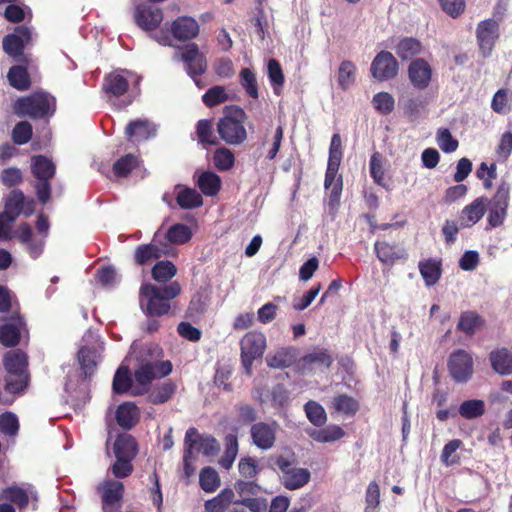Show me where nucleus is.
<instances>
[{"mask_svg": "<svg viewBox=\"0 0 512 512\" xmlns=\"http://www.w3.org/2000/svg\"><path fill=\"white\" fill-rule=\"evenodd\" d=\"M56 100L46 92H35L19 98L14 104V112L20 117L44 118L53 115Z\"/></svg>", "mask_w": 512, "mask_h": 512, "instance_id": "obj_1", "label": "nucleus"}, {"mask_svg": "<svg viewBox=\"0 0 512 512\" xmlns=\"http://www.w3.org/2000/svg\"><path fill=\"white\" fill-rule=\"evenodd\" d=\"M104 342L100 336L87 331L81 339L78 350V362L85 377L91 376L102 359Z\"/></svg>", "mask_w": 512, "mask_h": 512, "instance_id": "obj_2", "label": "nucleus"}, {"mask_svg": "<svg viewBox=\"0 0 512 512\" xmlns=\"http://www.w3.org/2000/svg\"><path fill=\"white\" fill-rule=\"evenodd\" d=\"M226 112L227 114L218 122V133L227 144H240L247 137L244 127L245 112L239 107L226 108Z\"/></svg>", "mask_w": 512, "mask_h": 512, "instance_id": "obj_3", "label": "nucleus"}, {"mask_svg": "<svg viewBox=\"0 0 512 512\" xmlns=\"http://www.w3.org/2000/svg\"><path fill=\"white\" fill-rule=\"evenodd\" d=\"M172 371L169 361H149L142 363L134 372L132 396L145 394L151 382L157 377H164Z\"/></svg>", "mask_w": 512, "mask_h": 512, "instance_id": "obj_4", "label": "nucleus"}, {"mask_svg": "<svg viewBox=\"0 0 512 512\" xmlns=\"http://www.w3.org/2000/svg\"><path fill=\"white\" fill-rule=\"evenodd\" d=\"M198 22L189 16H181L175 19L170 26V32L161 29L154 39L161 45L172 46L173 39L186 41L195 38L199 34Z\"/></svg>", "mask_w": 512, "mask_h": 512, "instance_id": "obj_5", "label": "nucleus"}, {"mask_svg": "<svg viewBox=\"0 0 512 512\" xmlns=\"http://www.w3.org/2000/svg\"><path fill=\"white\" fill-rule=\"evenodd\" d=\"M275 463L281 473V482L285 488L289 490H296L309 482V470L306 468L296 467L295 458L293 456H278Z\"/></svg>", "mask_w": 512, "mask_h": 512, "instance_id": "obj_6", "label": "nucleus"}, {"mask_svg": "<svg viewBox=\"0 0 512 512\" xmlns=\"http://www.w3.org/2000/svg\"><path fill=\"white\" fill-rule=\"evenodd\" d=\"M267 346L266 336L259 331H249L240 340L241 361L249 374L254 360L261 358Z\"/></svg>", "mask_w": 512, "mask_h": 512, "instance_id": "obj_7", "label": "nucleus"}, {"mask_svg": "<svg viewBox=\"0 0 512 512\" xmlns=\"http://www.w3.org/2000/svg\"><path fill=\"white\" fill-rule=\"evenodd\" d=\"M140 306L143 311L151 316L166 314L170 305L162 297L161 288L153 284H143L140 289Z\"/></svg>", "mask_w": 512, "mask_h": 512, "instance_id": "obj_8", "label": "nucleus"}, {"mask_svg": "<svg viewBox=\"0 0 512 512\" xmlns=\"http://www.w3.org/2000/svg\"><path fill=\"white\" fill-rule=\"evenodd\" d=\"M510 200V185L502 182L491 201L488 203L487 221L491 227H498L503 224L507 216V208Z\"/></svg>", "mask_w": 512, "mask_h": 512, "instance_id": "obj_9", "label": "nucleus"}, {"mask_svg": "<svg viewBox=\"0 0 512 512\" xmlns=\"http://www.w3.org/2000/svg\"><path fill=\"white\" fill-rule=\"evenodd\" d=\"M140 77L132 71L119 69L108 74L103 83L107 95L120 97L128 91L130 84L138 85Z\"/></svg>", "mask_w": 512, "mask_h": 512, "instance_id": "obj_10", "label": "nucleus"}, {"mask_svg": "<svg viewBox=\"0 0 512 512\" xmlns=\"http://www.w3.org/2000/svg\"><path fill=\"white\" fill-rule=\"evenodd\" d=\"M14 237L24 246L26 253L31 258L37 259L43 254L46 238L34 233L27 223H22L17 227Z\"/></svg>", "mask_w": 512, "mask_h": 512, "instance_id": "obj_11", "label": "nucleus"}, {"mask_svg": "<svg viewBox=\"0 0 512 512\" xmlns=\"http://www.w3.org/2000/svg\"><path fill=\"white\" fill-rule=\"evenodd\" d=\"M399 70L396 58L391 52L381 51L373 59L370 72L373 78L378 81L393 79Z\"/></svg>", "mask_w": 512, "mask_h": 512, "instance_id": "obj_12", "label": "nucleus"}, {"mask_svg": "<svg viewBox=\"0 0 512 512\" xmlns=\"http://www.w3.org/2000/svg\"><path fill=\"white\" fill-rule=\"evenodd\" d=\"M184 444L185 449L193 455L202 453L205 456H213L219 451V445L213 437H201L195 428L187 430Z\"/></svg>", "mask_w": 512, "mask_h": 512, "instance_id": "obj_13", "label": "nucleus"}, {"mask_svg": "<svg viewBox=\"0 0 512 512\" xmlns=\"http://www.w3.org/2000/svg\"><path fill=\"white\" fill-rule=\"evenodd\" d=\"M449 371L457 382H466L473 374L472 356L465 350L459 349L450 355Z\"/></svg>", "mask_w": 512, "mask_h": 512, "instance_id": "obj_14", "label": "nucleus"}, {"mask_svg": "<svg viewBox=\"0 0 512 512\" xmlns=\"http://www.w3.org/2000/svg\"><path fill=\"white\" fill-rule=\"evenodd\" d=\"M476 37L481 53L490 55L499 37V24L494 19H486L479 22L476 29Z\"/></svg>", "mask_w": 512, "mask_h": 512, "instance_id": "obj_15", "label": "nucleus"}, {"mask_svg": "<svg viewBox=\"0 0 512 512\" xmlns=\"http://www.w3.org/2000/svg\"><path fill=\"white\" fill-rule=\"evenodd\" d=\"M159 233L157 232L154 236L153 242L147 245H140L135 250V260L138 264H146L153 259L160 258L162 256H171L175 254V249L168 244L158 246Z\"/></svg>", "mask_w": 512, "mask_h": 512, "instance_id": "obj_16", "label": "nucleus"}, {"mask_svg": "<svg viewBox=\"0 0 512 512\" xmlns=\"http://www.w3.org/2000/svg\"><path fill=\"white\" fill-rule=\"evenodd\" d=\"M31 40V31L25 26H19L14 33L3 38V50L9 56L17 58L22 55L23 50Z\"/></svg>", "mask_w": 512, "mask_h": 512, "instance_id": "obj_17", "label": "nucleus"}, {"mask_svg": "<svg viewBox=\"0 0 512 512\" xmlns=\"http://www.w3.org/2000/svg\"><path fill=\"white\" fill-rule=\"evenodd\" d=\"M432 73L430 64L422 58L413 60L408 67V78L417 90H424L429 86Z\"/></svg>", "mask_w": 512, "mask_h": 512, "instance_id": "obj_18", "label": "nucleus"}, {"mask_svg": "<svg viewBox=\"0 0 512 512\" xmlns=\"http://www.w3.org/2000/svg\"><path fill=\"white\" fill-rule=\"evenodd\" d=\"M277 428L275 422L254 424L250 430L253 443L262 450L272 448L276 439Z\"/></svg>", "mask_w": 512, "mask_h": 512, "instance_id": "obj_19", "label": "nucleus"}, {"mask_svg": "<svg viewBox=\"0 0 512 512\" xmlns=\"http://www.w3.org/2000/svg\"><path fill=\"white\" fill-rule=\"evenodd\" d=\"M134 19L142 30L152 31L162 22L163 14L160 9H153L147 5H139L135 9Z\"/></svg>", "mask_w": 512, "mask_h": 512, "instance_id": "obj_20", "label": "nucleus"}, {"mask_svg": "<svg viewBox=\"0 0 512 512\" xmlns=\"http://www.w3.org/2000/svg\"><path fill=\"white\" fill-rule=\"evenodd\" d=\"M25 331V324L21 317H12L10 321L0 327V343L6 347L16 346Z\"/></svg>", "mask_w": 512, "mask_h": 512, "instance_id": "obj_21", "label": "nucleus"}, {"mask_svg": "<svg viewBox=\"0 0 512 512\" xmlns=\"http://www.w3.org/2000/svg\"><path fill=\"white\" fill-rule=\"evenodd\" d=\"M488 206V199L485 197L476 198L469 205L465 206L460 215V226L471 227L476 224L485 214Z\"/></svg>", "mask_w": 512, "mask_h": 512, "instance_id": "obj_22", "label": "nucleus"}, {"mask_svg": "<svg viewBox=\"0 0 512 512\" xmlns=\"http://www.w3.org/2000/svg\"><path fill=\"white\" fill-rule=\"evenodd\" d=\"M489 359L496 373L502 376L512 374V353L507 348H498L491 351Z\"/></svg>", "mask_w": 512, "mask_h": 512, "instance_id": "obj_23", "label": "nucleus"}, {"mask_svg": "<svg viewBox=\"0 0 512 512\" xmlns=\"http://www.w3.org/2000/svg\"><path fill=\"white\" fill-rule=\"evenodd\" d=\"M103 499V511H113V505L123 494L124 486L119 481H105L100 487Z\"/></svg>", "mask_w": 512, "mask_h": 512, "instance_id": "obj_24", "label": "nucleus"}, {"mask_svg": "<svg viewBox=\"0 0 512 512\" xmlns=\"http://www.w3.org/2000/svg\"><path fill=\"white\" fill-rule=\"evenodd\" d=\"M27 356L21 350H11L4 355L3 366L5 374L27 373Z\"/></svg>", "mask_w": 512, "mask_h": 512, "instance_id": "obj_25", "label": "nucleus"}, {"mask_svg": "<svg viewBox=\"0 0 512 512\" xmlns=\"http://www.w3.org/2000/svg\"><path fill=\"white\" fill-rule=\"evenodd\" d=\"M375 252L382 263L390 265L406 256L404 248L399 245H391L385 241L375 243Z\"/></svg>", "mask_w": 512, "mask_h": 512, "instance_id": "obj_26", "label": "nucleus"}, {"mask_svg": "<svg viewBox=\"0 0 512 512\" xmlns=\"http://www.w3.org/2000/svg\"><path fill=\"white\" fill-rule=\"evenodd\" d=\"M340 163L328 161L324 186L331 189V199L338 201L342 191V179L338 176Z\"/></svg>", "mask_w": 512, "mask_h": 512, "instance_id": "obj_27", "label": "nucleus"}, {"mask_svg": "<svg viewBox=\"0 0 512 512\" xmlns=\"http://www.w3.org/2000/svg\"><path fill=\"white\" fill-rule=\"evenodd\" d=\"M197 186L206 196H215L221 188V178L212 171H203L198 174Z\"/></svg>", "mask_w": 512, "mask_h": 512, "instance_id": "obj_28", "label": "nucleus"}, {"mask_svg": "<svg viewBox=\"0 0 512 512\" xmlns=\"http://www.w3.org/2000/svg\"><path fill=\"white\" fill-rule=\"evenodd\" d=\"M117 423L124 429L132 428L139 420V410L132 402L121 404L116 412Z\"/></svg>", "mask_w": 512, "mask_h": 512, "instance_id": "obj_29", "label": "nucleus"}, {"mask_svg": "<svg viewBox=\"0 0 512 512\" xmlns=\"http://www.w3.org/2000/svg\"><path fill=\"white\" fill-rule=\"evenodd\" d=\"M308 435L319 443H331L341 439L345 432L339 425H328L322 429H310Z\"/></svg>", "mask_w": 512, "mask_h": 512, "instance_id": "obj_30", "label": "nucleus"}, {"mask_svg": "<svg viewBox=\"0 0 512 512\" xmlns=\"http://www.w3.org/2000/svg\"><path fill=\"white\" fill-rule=\"evenodd\" d=\"M155 132V125L147 120L133 121L126 127V134L135 141L146 140L155 135Z\"/></svg>", "mask_w": 512, "mask_h": 512, "instance_id": "obj_31", "label": "nucleus"}, {"mask_svg": "<svg viewBox=\"0 0 512 512\" xmlns=\"http://www.w3.org/2000/svg\"><path fill=\"white\" fill-rule=\"evenodd\" d=\"M134 377L130 375L128 366L123 362L117 369L113 379V391L118 394L129 392L132 395Z\"/></svg>", "mask_w": 512, "mask_h": 512, "instance_id": "obj_32", "label": "nucleus"}, {"mask_svg": "<svg viewBox=\"0 0 512 512\" xmlns=\"http://www.w3.org/2000/svg\"><path fill=\"white\" fill-rule=\"evenodd\" d=\"M233 502L234 491L230 488H225L216 497L207 500L204 507L206 512H225Z\"/></svg>", "mask_w": 512, "mask_h": 512, "instance_id": "obj_33", "label": "nucleus"}, {"mask_svg": "<svg viewBox=\"0 0 512 512\" xmlns=\"http://www.w3.org/2000/svg\"><path fill=\"white\" fill-rule=\"evenodd\" d=\"M419 271L427 286L435 285L441 277V262L428 259L419 263Z\"/></svg>", "mask_w": 512, "mask_h": 512, "instance_id": "obj_34", "label": "nucleus"}, {"mask_svg": "<svg viewBox=\"0 0 512 512\" xmlns=\"http://www.w3.org/2000/svg\"><path fill=\"white\" fill-rule=\"evenodd\" d=\"M357 67L350 60H344L340 63L337 74L338 85L343 90L352 87L356 81Z\"/></svg>", "mask_w": 512, "mask_h": 512, "instance_id": "obj_35", "label": "nucleus"}, {"mask_svg": "<svg viewBox=\"0 0 512 512\" xmlns=\"http://www.w3.org/2000/svg\"><path fill=\"white\" fill-rule=\"evenodd\" d=\"M301 362L303 368L310 370L327 369L332 363V358L325 350H314L310 354L304 356Z\"/></svg>", "mask_w": 512, "mask_h": 512, "instance_id": "obj_36", "label": "nucleus"}, {"mask_svg": "<svg viewBox=\"0 0 512 512\" xmlns=\"http://www.w3.org/2000/svg\"><path fill=\"white\" fill-rule=\"evenodd\" d=\"M9 84L20 91L27 90L30 87V77L26 67L22 65L12 66L7 74Z\"/></svg>", "mask_w": 512, "mask_h": 512, "instance_id": "obj_37", "label": "nucleus"}, {"mask_svg": "<svg viewBox=\"0 0 512 512\" xmlns=\"http://www.w3.org/2000/svg\"><path fill=\"white\" fill-rule=\"evenodd\" d=\"M114 453L116 457L133 459L137 453L135 439L127 434L120 435L115 441Z\"/></svg>", "mask_w": 512, "mask_h": 512, "instance_id": "obj_38", "label": "nucleus"}, {"mask_svg": "<svg viewBox=\"0 0 512 512\" xmlns=\"http://www.w3.org/2000/svg\"><path fill=\"white\" fill-rule=\"evenodd\" d=\"M422 50V44L414 38H403L395 46V52L402 60L411 59Z\"/></svg>", "mask_w": 512, "mask_h": 512, "instance_id": "obj_39", "label": "nucleus"}, {"mask_svg": "<svg viewBox=\"0 0 512 512\" xmlns=\"http://www.w3.org/2000/svg\"><path fill=\"white\" fill-rule=\"evenodd\" d=\"M293 354L291 348H281L271 352L266 357V363L269 367L283 369L291 365Z\"/></svg>", "mask_w": 512, "mask_h": 512, "instance_id": "obj_40", "label": "nucleus"}, {"mask_svg": "<svg viewBox=\"0 0 512 512\" xmlns=\"http://www.w3.org/2000/svg\"><path fill=\"white\" fill-rule=\"evenodd\" d=\"M5 391L11 394H20L28 386L29 375L28 373H15V375L5 374L4 376Z\"/></svg>", "mask_w": 512, "mask_h": 512, "instance_id": "obj_41", "label": "nucleus"}, {"mask_svg": "<svg viewBox=\"0 0 512 512\" xmlns=\"http://www.w3.org/2000/svg\"><path fill=\"white\" fill-rule=\"evenodd\" d=\"M193 235L191 228L185 224L178 223L172 225L166 232L165 237L171 244H184L188 242Z\"/></svg>", "mask_w": 512, "mask_h": 512, "instance_id": "obj_42", "label": "nucleus"}, {"mask_svg": "<svg viewBox=\"0 0 512 512\" xmlns=\"http://www.w3.org/2000/svg\"><path fill=\"white\" fill-rule=\"evenodd\" d=\"M32 171L39 180H48L55 173L54 164L44 156H36L32 159Z\"/></svg>", "mask_w": 512, "mask_h": 512, "instance_id": "obj_43", "label": "nucleus"}, {"mask_svg": "<svg viewBox=\"0 0 512 512\" xmlns=\"http://www.w3.org/2000/svg\"><path fill=\"white\" fill-rule=\"evenodd\" d=\"M23 205V192L20 190H13L5 203V210L1 213L9 216L8 221H15L21 214V207Z\"/></svg>", "mask_w": 512, "mask_h": 512, "instance_id": "obj_44", "label": "nucleus"}, {"mask_svg": "<svg viewBox=\"0 0 512 512\" xmlns=\"http://www.w3.org/2000/svg\"><path fill=\"white\" fill-rule=\"evenodd\" d=\"M1 498L14 503L22 509L28 505L29 494L22 487L10 486L2 491Z\"/></svg>", "mask_w": 512, "mask_h": 512, "instance_id": "obj_45", "label": "nucleus"}, {"mask_svg": "<svg viewBox=\"0 0 512 512\" xmlns=\"http://www.w3.org/2000/svg\"><path fill=\"white\" fill-rule=\"evenodd\" d=\"M268 77L276 95H280L284 84V74L279 62L270 59L267 65Z\"/></svg>", "mask_w": 512, "mask_h": 512, "instance_id": "obj_46", "label": "nucleus"}, {"mask_svg": "<svg viewBox=\"0 0 512 512\" xmlns=\"http://www.w3.org/2000/svg\"><path fill=\"white\" fill-rule=\"evenodd\" d=\"M138 164L139 161L135 155L127 154L114 163L113 173L117 178L127 177L128 174L138 166Z\"/></svg>", "mask_w": 512, "mask_h": 512, "instance_id": "obj_47", "label": "nucleus"}, {"mask_svg": "<svg viewBox=\"0 0 512 512\" xmlns=\"http://www.w3.org/2000/svg\"><path fill=\"white\" fill-rule=\"evenodd\" d=\"M177 203L181 208L191 209L202 205L201 195L194 189L185 188L178 192Z\"/></svg>", "mask_w": 512, "mask_h": 512, "instance_id": "obj_48", "label": "nucleus"}, {"mask_svg": "<svg viewBox=\"0 0 512 512\" xmlns=\"http://www.w3.org/2000/svg\"><path fill=\"white\" fill-rule=\"evenodd\" d=\"M305 413L309 421L315 426H322L327 421L325 409L315 401H308L305 404Z\"/></svg>", "mask_w": 512, "mask_h": 512, "instance_id": "obj_49", "label": "nucleus"}, {"mask_svg": "<svg viewBox=\"0 0 512 512\" xmlns=\"http://www.w3.org/2000/svg\"><path fill=\"white\" fill-rule=\"evenodd\" d=\"M199 483L205 492H214L220 486V478L218 473L210 467L201 470L199 475Z\"/></svg>", "mask_w": 512, "mask_h": 512, "instance_id": "obj_50", "label": "nucleus"}, {"mask_svg": "<svg viewBox=\"0 0 512 512\" xmlns=\"http://www.w3.org/2000/svg\"><path fill=\"white\" fill-rule=\"evenodd\" d=\"M177 269L170 261H159L152 269V276L158 282H167L176 275Z\"/></svg>", "mask_w": 512, "mask_h": 512, "instance_id": "obj_51", "label": "nucleus"}, {"mask_svg": "<svg viewBox=\"0 0 512 512\" xmlns=\"http://www.w3.org/2000/svg\"><path fill=\"white\" fill-rule=\"evenodd\" d=\"M485 411V404L482 400L472 399L464 401L459 407V414L466 419H473L481 416Z\"/></svg>", "mask_w": 512, "mask_h": 512, "instance_id": "obj_52", "label": "nucleus"}, {"mask_svg": "<svg viewBox=\"0 0 512 512\" xmlns=\"http://www.w3.org/2000/svg\"><path fill=\"white\" fill-rule=\"evenodd\" d=\"M372 104L377 112L387 115L393 111L395 100L388 92H379L373 96Z\"/></svg>", "mask_w": 512, "mask_h": 512, "instance_id": "obj_53", "label": "nucleus"}, {"mask_svg": "<svg viewBox=\"0 0 512 512\" xmlns=\"http://www.w3.org/2000/svg\"><path fill=\"white\" fill-rule=\"evenodd\" d=\"M332 405L336 412L347 415H353L358 410L357 401L354 398L347 395L336 396L333 399Z\"/></svg>", "mask_w": 512, "mask_h": 512, "instance_id": "obj_54", "label": "nucleus"}, {"mask_svg": "<svg viewBox=\"0 0 512 512\" xmlns=\"http://www.w3.org/2000/svg\"><path fill=\"white\" fill-rule=\"evenodd\" d=\"M482 325L481 318L474 312H464L458 322V328L466 334H474Z\"/></svg>", "mask_w": 512, "mask_h": 512, "instance_id": "obj_55", "label": "nucleus"}, {"mask_svg": "<svg viewBox=\"0 0 512 512\" xmlns=\"http://www.w3.org/2000/svg\"><path fill=\"white\" fill-rule=\"evenodd\" d=\"M240 83L245 89L246 93L256 99L259 96L258 84L255 73L249 68H244L240 72Z\"/></svg>", "mask_w": 512, "mask_h": 512, "instance_id": "obj_56", "label": "nucleus"}, {"mask_svg": "<svg viewBox=\"0 0 512 512\" xmlns=\"http://www.w3.org/2000/svg\"><path fill=\"white\" fill-rule=\"evenodd\" d=\"M238 454V440L233 434H229L226 437V450L224 456L220 460V464L223 468L229 469Z\"/></svg>", "mask_w": 512, "mask_h": 512, "instance_id": "obj_57", "label": "nucleus"}, {"mask_svg": "<svg viewBox=\"0 0 512 512\" xmlns=\"http://www.w3.org/2000/svg\"><path fill=\"white\" fill-rule=\"evenodd\" d=\"M229 99L228 93L222 86L210 88L202 97L203 102L208 107H213L226 102Z\"/></svg>", "mask_w": 512, "mask_h": 512, "instance_id": "obj_58", "label": "nucleus"}, {"mask_svg": "<svg viewBox=\"0 0 512 512\" xmlns=\"http://www.w3.org/2000/svg\"><path fill=\"white\" fill-rule=\"evenodd\" d=\"M176 386L170 382H164L161 386L152 391L149 398L154 404H161L168 401L174 394Z\"/></svg>", "mask_w": 512, "mask_h": 512, "instance_id": "obj_59", "label": "nucleus"}, {"mask_svg": "<svg viewBox=\"0 0 512 512\" xmlns=\"http://www.w3.org/2000/svg\"><path fill=\"white\" fill-rule=\"evenodd\" d=\"M214 164L220 170H229L234 165V155L227 148H219L215 151L214 156Z\"/></svg>", "mask_w": 512, "mask_h": 512, "instance_id": "obj_60", "label": "nucleus"}, {"mask_svg": "<svg viewBox=\"0 0 512 512\" xmlns=\"http://www.w3.org/2000/svg\"><path fill=\"white\" fill-rule=\"evenodd\" d=\"M439 148L445 153H452L458 148V141L454 139L448 129H440L436 137Z\"/></svg>", "mask_w": 512, "mask_h": 512, "instance_id": "obj_61", "label": "nucleus"}, {"mask_svg": "<svg viewBox=\"0 0 512 512\" xmlns=\"http://www.w3.org/2000/svg\"><path fill=\"white\" fill-rule=\"evenodd\" d=\"M365 501V512H378V506L380 503V489L376 482L369 483L366 490Z\"/></svg>", "mask_w": 512, "mask_h": 512, "instance_id": "obj_62", "label": "nucleus"}, {"mask_svg": "<svg viewBox=\"0 0 512 512\" xmlns=\"http://www.w3.org/2000/svg\"><path fill=\"white\" fill-rule=\"evenodd\" d=\"M370 174L374 181L379 184H384V166L382 155L378 152L372 154L369 162Z\"/></svg>", "mask_w": 512, "mask_h": 512, "instance_id": "obj_63", "label": "nucleus"}, {"mask_svg": "<svg viewBox=\"0 0 512 512\" xmlns=\"http://www.w3.org/2000/svg\"><path fill=\"white\" fill-rule=\"evenodd\" d=\"M32 137V126L30 123L23 121L14 127L12 131V139L18 145L26 144Z\"/></svg>", "mask_w": 512, "mask_h": 512, "instance_id": "obj_64", "label": "nucleus"}]
</instances>
